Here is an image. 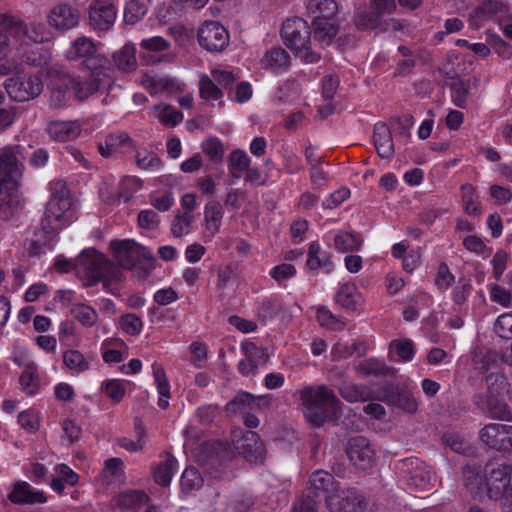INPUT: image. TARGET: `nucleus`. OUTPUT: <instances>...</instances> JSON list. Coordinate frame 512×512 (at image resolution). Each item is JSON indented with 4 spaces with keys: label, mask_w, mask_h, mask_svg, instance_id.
Wrapping results in <instances>:
<instances>
[{
    "label": "nucleus",
    "mask_w": 512,
    "mask_h": 512,
    "mask_svg": "<svg viewBox=\"0 0 512 512\" xmlns=\"http://www.w3.org/2000/svg\"><path fill=\"white\" fill-rule=\"evenodd\" d=\"M309 8L313 12L319 13L317 17H325L328 19H333L338 11V5L335 0H311Z\"/></svg>",
    "instance_id": "338daca9"
},
{
    "label": "nucleus",
    "mask_w": 512,
    "mask_h": 512,
    "mask_svg": "<svg viewBox=\"0 0 512 512\" xmlns=\"http://www.w3.org/2000/svg\"><path fill=\"white\" fill-rule=\"evenodd\" d=\"M298 393L304 416L314 427L322 426L336 414L339 401L326 386H308Z\"/></svg>",
    "instance_id": "7ed1b4c3"
},
{
    "label": "nucleus",
    "mask_w": 512,
    "mask_h": 512,
    "mask_svg": "<svg viewBox=\"0 0 512 512\" xmlns=\"http://www.w3.org/2000/svg\"><path fill=\"white\" fill-rule=\"evenodd\" d=\"M52 196L46 205L41 227L48 233H57L73 221L72 201L64 183H51Z\"/></svg>",
    "instance_id": "39448f33"
},
{
    "label": "nucleus",
    "mask_w": 512,
    "mask_h": 512,
    "mask_svg": "<svg viewBox=\"0 0 512 512\" xmlns=\"http://www.w3.org/2000/svg\"><path fill=\"white\" fill-rule=\"evenodd\" d=\"M499 361L500 355L498 352L488 350L482 354L479 359L475 360L476 369L481 373H487V376L491 375L492 373L494 375H499L496 372Z\"/></svg>",
    "instance_id": "864d4df0"
},
{
    "label": "nucleus",
    "mask_w": 512,
    "mask_h": 512,
    "mask_svg": "<svg viewBox=\"0 0 512 512\" xmlns=\"http://www.w3.org/2000/svg\"><path fill=\"white\" fill-rule=\"evenodd\" d=\"M151 114L166 127H175L183 120V114L167 104H158L153 106Z\"/></svg>",
    "instance_id": "e433bc0d"
},
{
    "label": "nucleus",
    "mask_w": 512,
    "mask_h": 512,
    "mask_svg": "<svg viewBox=\"0 0 512 512\" xmlns=\"http://www.w3.org/2000/svg\"><path fill=\"white\" fill-rule=\"evenodd\" d=\"M502 9V4L496 0H485L470 14V25L479 28L486 21L492 19Z\"/></svg>",
    "instance_id": "7c9ffc66"
},
{
    "label": "nucleus",
    "mask_w": 512,
    "mask_h": 512,
    "mask_svg": "<svg viewBox=\"0 0 512 512\" xmlns=\"http://www.w3.org/2000/svg\"><path fill=\"white\" fill-rule=\"evenodd\" d=\"M241 347L246 358L256 365L257 368L266 364L269 359L266 349L256 346L253 342H245Z\"/></svg>",
    "instance_id": "680f3d73"
},
{
    "label": "nucleus",
    "mask_w": 512,
    "mask_h": 512,
    "mask_svg": "<svg viewBox=\"0 0 512 512\" xmlns=\"http://www.w3.org/2000/svg\"><path fill=\"white\" fill-rule=\"evenodd\" d=\"M25 148L7 145L0 148V219H11L21 208L20 200L10 186H15L24 169Z\"/></svg>",
    "instance_id": "f257e3e1"
},
{
    "label": "nucleus",
    "mask_w": 512,
    "mask_h": 512,
    "mask_svg": "<svg viewBox=\"0 0 512 512\" xmlns=\"http://www.w3.org/2000/svg\"><path fill=\"white\" fill-rule=\"evenodd\" d=\"M231 444L235 452L251 463L262 462L266 455L264 443L254 431L234 428L231 431Z\"/></svg>",
    "instance_id": "9b49d317"
},
{
    "label": "nucleus",
    "mask_w": 512,
    "mask_h": 512,
    "mask_svg": "<svg viewBox=\"0 0 512 512\" xmlns=\"http://www.w3.org/2000/svg\"><path fill=\"white\" fill-rule=\"evenodd\" d=\"M8 498L16 504H35L47 501L43 491L32 488L27 482L15 484L12 491L8 494Z\"/></svg>",
    "instance_id": "a878e982"
},
{
    "label": "nucleus",
    "mask_w": 512,
    "mask_h": 512,
    "mask_svg": "<svg viewBox=\"0 0 512 512\" xmlns=\"http://www.w3.org/2000/svg\"><path fill=\"white\" fill-rule=\"evenodd\" d=\"M306 265L310 270L322 269L326 274H330L334 270L330 254L322 250L317 242H312L309 245Z\"/></svg>",
    "instance_id": "c756f323"
},
{
    "label": "nucleus",
    "mask_w": 512,
    "mask_h": 512,
    "mask_svg": "<svg viewBox=\"0 0 512 512\" xmlns=\"http://www.w3.org/2000/svg\"><path fill=\"white\" fill-rule=\"evenodd\" d=\"M291 58L282 47H273L267 50L261 61V67L272 72L286 71L290 66Z\"/></svg>",
    "instance_id": "bb28decb"
},
{
    "label": "nucleus",
    "mask_w": 512,
    "mask_h": 512,
    "mask_svg": "<svg viewBox=\"0 0 512 512\" xmlns=\"http://www.w3.org/2000/svg\"><path fill=\"white\" fill-rule=\"evenodd\" d=\"M346 453L352 465L359 470H368L375 463V451L365 437H352L348 441Z\"/></svg>",
    "instance_id": "a211bd4d"
},
{
    "label": "nucleus",
    "mask_w": 512,
    "mask_h": 512,
    "mask_svg": "<svg viewBox=\"0 0 512 512\" xmlns=\"http://www.w3.org/2000/svg\"><path fill=\"white\" fill-rule=\"evenodd\" d=\"M486 382L488 384V391L486 396L477 402L478 407L492 419L511 420L512 414L507 404L500 398V394L506 385L505 378L502 375H494L492 373L486 376Z\"/></svg>",
    "instance_id": "0eeeda50"
},
{
    "label": "nucleus",
    "mask_w": 512,
    "mask_h": 512,
    "mask_svg": "<svg viewBox=\"0 0 512 512\" xmlns=\"http://www.w3.org/2000/svg\"><path fill=\"white\" fill-rule=\"evenodd\" d=\"M334 245L338 250L347 252L358 250L362 245V241L349 232H340L334 237Z\"/></svg>",
    "instance_id": "0e129e2a"
},
{
    "label": "nucleus",
    "mask_w": 512,
    "mask_h": 512,
    "mask_svg": "<svg viewBox=\"0 0 512 512\" xmlns=\"http://www.w3.org/2000/svg\"><path fill=\"white\" fill-rule=\"evenodd\" d=\"M313 26L315 38L323 44L331 43L338 33V26L334 19L316 17Z\"/></svg>",
    "instance_id": "f704fd0d"
},
{
    "label": "nucleus",
    "mask_w": 512,
    "mask_h": 512,
    "mask_svg": "<svg viewBox=\"0 0 512 512\" xmlns=\"http://www.w3.org/2000/svg\"><path fill=\"white\" fill-rule=\"evenodd\" d=\"M223 209L219 202L210 201L204 208V227L211 237L215 236L221 227Z\"/></svg>",
    "instance_id": "2f4dec72"
},
{
    "label": "nucleus",
    "mask_w": 512,
    "mask_h": 512,
    "mask_svg": "<svg viewBox=\"0 0 512 512\" xmlns=\"http://www.w3.org/2000/svg\"><path fill=\"white\" fill-rule=\"evenodd\" d=\"M1 26L6 30L14 41H28L41 44L49 41L50 32L44 24L27 25L12 16L4 15L1 19Z\"/></svg>",
    "instance_id": "f8f14e48"
},
{
    "label": "nucleus",
    "mask_w": 512,
    "mask_h": 512,
    "mask_svg": "<svg viewBox=\"0 0 512 512\" xmlns=\"http://www.w3.org/2000/svg\"><path fill=\"white\" fill-rule=\"evenodd\" d=\"M356 371L364 376H388L395 373L394 367L387 366L377 359H368L356 366Z\"/></svg>",
    "instance_id": "58836bf2"
},
{
    "label": "nucleus",
    "mask_w": 512,
    "mask_h": 512,
    "mask_svg": "<svg viewBox=\"0 0 512 512\" xmlns=\"http://www.w3.org/2000/svg\"><path fill=\"white\" fill-rule=\"evenodd\" d=\"M111 248L118 265L132 272L139 281L145 280L154 267L151 250L133 239L112 241Z\"/></svg>",
    "instance_id": "20e7f679"
},
{
    "label": "nucleus",
    "mask_w": 512,
    "mask_h": 512,
    "mask_svg": "<svg viewBox=\"0 0 512 512\" xmlns=\"http://www.w3.org/2000/svg\"><path fill=\"white\" fill-rule=\"evenodd\" d=\"M148 502V496L142 491L124 492L117 498V504L122 509H135Z\"/></svg>",
    "instance_id": "4d7b16f0"
},
{
    "label": "nucleus",
    "mask_w": 512,
    "mask_h": 512,
    "mask_svg": "<svg viewBox=\"0 0 512 512\" xmlns=\"http://www.w3.org/2000/svg\"><path fill=\"white\" fill-rule=\"evenodd\" d=\"M495 333L504 339H512V312L499 315L494 323Z\"/></svg>",
    "instance_id": "774afa93"
},
{
    "label": "nucleus",
    "mask_w": 512,
    "mask_h": 512,
    "mask_svg": "<svg viewBox=\"0 0 512 512\" xmlns=\"http://www.w3.org/2000/svg\"><path fill=\"white\" fill-rule=\"evenodd\" d=\"M463 480L466 488L473 495H479L485 487V474L482 475L480 466L466 464L463 467Z\"/></svg>",
    "instance_id": "473e14b6"
},
{
    "label": "nucleus",
    "mask_w": 512,
    "mask_h": 512,
    "mask_svg": "<svg viewBox=\"0 0 512 512\" xmlns=\"http://www.w3.org/2000/svg\"><path fill=\"white\" fill-rule=\"evenodd\" d=\"M141 83L153 96L160 94H172L179 89L178 84L172 78L152 73H144Z\"/></svg>",
    "instance_id": "393cba45"
},
{
    "label": "nucleus",
    "mask_w": 512,
    "mask_h": 512,
    "mask_svg": "<svg viewBox=\"0 0 512 512\" xmlns=\"http://www.w3.org/2000/svg\"><path fill=\"white\" fill-rule=\"evenodd\" d=\"M97 67H90L89 71L77 77L70 75L71 91L77 100L84 101L99 90L101 79Z\"/></svg>",
    "instance_id": "aec40b11"
},
{
    "label": "nucleus",
    "mask_w": 512,
    "mask_h": 512,
    "mask_svg": "<svg viewBox=\"0 0 512 512\" xmlns=\"http://www.w3.org/2000/svg\"><path fill=\"white\" fill-rule=\"evenodd\" d=\"M75 272L85 286L103 282L108 286L121 279L122 273L116 265L95 249H87L75 259Z\"/></svg>",
    "instance_id": "f03ea898"
},
{
    "label": "nucleus",
    "mask_w": 512,
    "mask_h": 512,
    "mask_svg": "<svg viewBox=\"0 0 512 512\" xmlns=\"http://www.w3.org/2000/svg\"><path fill=\"white\" fill-rule=\"evenodd\" d=\"M309 483L316 491H324L328 494L334 487L340 485L339 483H336L332 474L323 470L313 472L310 476Z\"/></svg>",
    "instance_id": "8fccbe9b"
},
{
    "label": "nucleus",
    "mask_w": 512,
    "mask_h": 512,
    "mask_svg": "<svg viewBox=\"0 0 512 512\" xmlns=\"http://www.w3.org/2000/svg\"><path fill=\"white\" fill-rule=\"evenodd\" d=\"M381 16L382 14L376 10L373 12L358 11L354 17V23L361 30L376 29L381 25Z\"/></svg>",
    "instance_id": "603ef678"
},
{
    "label": "nucleus",
    "mask_w": 512,
    "mask_h": 512,
    "mask_svg": "<svg viewBox=\"0 0 512 512\" xmlns=\"http://www.w3.org/2000/svg\"><path fill=\"white\" fill-rule=\"evenodd\" d=\"M116 17V7L109 0H94L89 5V25L97 33L110 30L115 23Z\"/></svg>",
    "instance_id": "dca6fc26"
},
{
    "label": "nucleus",
    "mask_w": 512,
    "mask_h": 512,
    "mask_svg": "<svg viewBox=\"0 0 512 512\" xmlns=\"http://www.w3.org/2000/svg\"><path fill=\"white\" fill-rule=\"evenodd\" d=\"M316 318L320 326L328 330L342 331L346 326L344 320L338 318L325 306H321L317 309Z\"/></svg>",
    "instance_id": "a18cd8bd"
},
{
    "label": "nucleus",
    "mask_w": 512,
    "mask_h": 512,
    "mask_svg": "<svg viewBox=\"0 0 512 512\" xmlns=\"http://www.w3.org/2000/svg\"><path fill=\"white\" fill-rule=\"evenodd\" d=\"M37 372L38 368L35 363L28 362L25 364L19 382L22 390L28 395H34L38 392L40 380Z\"/></svg>",
    "instance_id": "ea45409f"
},
{
    "label": "nucleus",
    "mask_w": 512,
    "mask_h": 512,
    "mask_svg": "<svg viewBox=\"0 0 512 512\" xmlns=\"http://www.w3.org/2000/svg\"><path fill=\"white\" fill-rule=\"evenodd\" d=\"M390 348L398 361H410L415 354L414 344L410 339L394 340Z\"/></svg>",
    "instance_id": "052dcab7"
},
{
    "label": "nucleus",
    "mask_w": 512,
    "mask_h": 512,
    "mask_svg": "<svg viewBox=\"0 0 512 512\" xmlns=\"http://www.w3.org/2000/svg\"><path fill=\"white\" fill-rule=\"evenodd\" d=\"M373 141L378 155L388 159L394 155V143L389 127L378 122L374 126Z\"/></svg>",
    "instance_id": "cd10ccee"
},
{
    "label": "nucleus",
    "mask_w": 512,
    "mask_h": 512,
    "mask_svg": "<svg viewBox=\"0 0 512 512\" xmlns=\"http://www.w3.org/2000/svg\"><path fill=\"white\" fill-rule=\"evenodd\" d=\"M377 400L410 414L418 410V402L410 391L392 385L383 387L377 395Z\"/></svg>",
    "instance_id": "6ab92c4d"
},
{
    "label": "nucleus",
    "mask_w": 512,
    "mask_h": 512,
    "mask_svg": "<svg viewBox=\"0 0 512 512\" xmlns=\"http://www.w3.org/2000/svg\"><path fill=\"white\" fill-rule=\"evenodd\" d=\"M55 233H48L41 230L34 233L33 237L27 243V251L30 255H39L45 253L50 248L51 241L53 240Z\"/></svg>",
    "instance_id": "c03bdc74"
},
{
    "label": "nucleus",
    "mask_w": 512,
    "mask_h": 512,
    "mask_svg": "<svg viewBox=\"0 0 512 512\" xmlns=\"http://www.w3.org/2000/svg\"><path fill=\"white\" fill-rule=\"evenodd\" d=\"M182 491L190 493L203 485V478L196 468L189 467L184 470L180 480Z\"/></svg>",
    "instance_id": "6e6d98bb"
},
{
    "label": "nucleus",
    "mask_w": 512,
    "mask_h": 512,
    "mask_svg": "<svg viewBox=\"0 0 512 512\" xmlns=\"http://www.w3.org/2000/svg\"><path fill=\"white\" fill-rule=\"evenodd\" d=\"M213 78L202 75L199 81L200 96L205 101H220L223 98L222 90Z\"/></svg>",
    "instance_id": "09e8293b"
},
{
    "label": "nucleus",
    "mask_w": 512,
    "mask_h": 512,
    "mask_svg": "<svg viewBox=\"0 0 512 512\" xmlns=\"http://www.w3.org/2000/svg\"><path fill=\"white\" fill-rule=\"evenodd\" d=\"M111 346H125L123 340L119 338H108L103 341L101 345L102 358L105 363H120L125 359V356L120 350L112 349Z\"/></svg>",
    "instance_id": "49530a36"
},
{
    "label": "nucleus",
    "mask_w": 512,
    "mask_h": 512,
    "mask_svg": "<svg viewBox=\"0 0 512 512\" xmlns=\"http://www.w3.org/2000/svg\"><path fill=\"white\" fill-rule=\"evenodd\" d=\"M136 164L139 168L151 172L159 171L163 165L157 154L147 150H140L136 153Z\"/></svg>",
    "instance_id": "bf43d9fd"
},
{
    "label": "nucleus",
    "mask_w": 512,
    "mask_h": 512,
    "mask_svg": "<svg viewBox=\"0 0 512 512\" xmlns=\"http://www.w3.org/2000/svg\"><path fill=\"white\" fill-rule=\"evenodd\" d=\"M4 88L11 100L27 102L37 98L42 93L44 85L40 76L22 71L7 78Z\"/></svg>",
    "instance_id": "9d476101"
},
{
    "label": "nucleus",
    "mask_w": 512,
    "mask_h": 512,
    "mask_svg": "<svg viewBox=\"0 0 512 512\" xmlns=\"http://www.w3.org/2000/svg\"><path fill=\"white\" fill-rule=\"evenodd\" d=\"M79 21V10L70 4L56 5L48 16L50 26L58 31L73 29L79 24Z\"/></svg>",
    "instance_id": "412c9836"
},
{
    "label": "nucleus",
    "mask_w": 512,
    "mask_h": 512,
    "mask_svg": "<svg viewBox=\"0 0 512 512\" xmlns=\"http://www.w3.org/2000/svg\"><path fill=\"white\" fill-rule=\"evenodd\" d=\"M461 197L464 211L473 216L481 214V204L476 188L471 184H464L461 186Z\"/></svg>",
    "instance_id": "79ce46f5"
},
{
    "label": "nucleus",
    "mask_w": 512,
    "mask_h": 512,
    "mask_svg": "<svg viewBox=\"0 0 512 512\" xmlns=\"http://www.w3.org/2000/svg\"><path fill=\"white\" fill-rule=\"evenodd\" d=\"M70 82V74L65 72H59L52 78L49 96L50 107L58 109L66 104L71 90Z\"/></svg>",
    "instance_id": "b1692460"
},
{
    "label": "nucleus",
    "mask_w": 512,
    "mask_h": 512,
    "mask_svg": "<svg viewBox=\"0 0 512 512\" xmlns=\"http://www.w3.org/2000/svg\"><path fill=\"white\" fill-rule=\"evenodd\" d=\"M340 395L349 402L377 400V396L366 386H357L351 383H344L339 387Z\"/></svg>",
    "instance_id": "4c0bfd02"
},
{
    "label": "nucleus",
    "mask_w": 512,
    "mask_h": 512,
    "mask_svg": "<svg viewBox=\"0 0 512 512\" xmlns=\"http://www.w3.org/2000/svg\"><path fill=\"white\" fill-rule=\"evenodd\" d=\"M281 36L285 45L304 63L320 60V54L311 47L310 27L302 18L287 19L282 25Z\"/></svg>",
    "instance_id": "423d86ee"
},
{
    "label": "nucleus",
    "mask_w": 512,
    "mask_h": 512,
    "mask_svg": "<svg viewBox=\"0 0 512 512\" xmlns=\"http://www.w3.org/2000/svg\"><path fill=\"white\" fill-rule=\"evenodd\" d=\"M490 301L496 303L503 308H510L512 306V292L499 284L489 285Z\"/></svg>",
    "instance_id": "e2e57ef3"
},
{
    "label": "nucleus",
    "mask_w": 512,
    "mask_h": 512,
    "mask_svg": "<svg viewBox=\"0 0 512 512\" xmlns=\"http://www.w3.org/2000/svg\"><path fill=\"white\" fill-rule=\"evenodd\" d=\"M153 376L159 393L158 405L162 409H166L170 399V385L166 377L165 370L162 365L154 363L152 365Z\"/></svg>",
    "instance_id": "c9c22d12"
},
{
    "label": "nucleus",
    "mask_w": 512,
    "mask_h": 512,
    "mask_svg": "<svg viewBox=\"0 0 512 512\" xmlns=\"http://www.w3.org/2000/svg\"><path fill=\"white\" fill-rule=\"evenodd\" d=\"M197 38L199 45L211 53L223 51L230 39L226 28L217 21H205L198 29Z\"/></svg>",
    "instance_id": "4468645a"
},
{
    "label": "nucleus",
    "mask_w": 512,
    "mask_h": 512,
    "mask_svg": "<svg viewBox=\"0 0 512 512\" xmlns=\"http://www.w3.org/2000/svg\"><path fill=\"white\" fill-rule=\"evenodd\" d=\"M442 440L445 445L457 453L467 454L470 451L469 443L458 432H446L443 434Z\"/></svg>",
    "instance_id": "69168bd1"
},
{
    "label": "nucleus",
    "mask_w": 512,
    "mask_h": 512,
    "mask_svg": "<svg viewBox=\"0 0 512 512\" xmlns=\"http://www.w3.org/2000/svg\"><path fill=\"white\" fill-rule=\"evenodd\" d=\"M99 43L95 42L92 38L87 36H79L75 38L69 48L65 52L68 60L83 59L84 63L90 68V63L94 66H103L106 62L105 56L98 54Z\"/></svg>",
    "instance_id": "2eb2a0df"
},
{
    "label": "nucleus",
    "mask_w": 512,
    "mask_h": 512,
    "mask_svg": "<svg viewBox=\"0 0 512 512\" xmlns=\"http://www.w3.org/2000/svg\"><path fill=\"white\" fill-rule=\"evenodd\" d=\"M334 300L343 309L351 312L358 311L365 303V299L356 284L350 282L344 283L339 287Z\"/></svg>",
    "instance_id": "5701e85b"
},
{
    "label": "nucleus",
    "mask_w": 512,
    "mask_h": 512,
    "mask_svg": "<svg viewBox=\"0 0 512 512\" xmlns=\"http://www.w3.org/2000/svg\"><path fill=\"white\" fill-rule=\"evenodd\" d=\"M18 57L31 66L47 65L51 59L50 52L37 43L14 41Z\"/></svg>",
    "instance_id": "4be33fe9"
},
{
    "label": "nucleus",
    "mask_w": 512,
    "mask_h": 512,
    "mask_svg": "<svg viewBox=\"0 0 512 512\" xmlns=\"http://www.w3.org/2000/svg\"><path fill=\"white\" fill-rule=\"evenodd\" d=\"M512 466L506 462H489L485 468V489L490 499L511 498Z\"/></svg>",
    "instance_id": "1a4fd4ad"
},
{
    "label": "nucleus",
    "mask_w": 512,
    "mask_h": 512,
    "mask_svg": "<svg viewBox=\"0 0 512 512\" xmlns=\"http://www.w3.org/2000/svg\"><path fill=\"white\" fill-rule=\"evenodd\" d=\"M64 365L74 373H81L89 368V362L78 350H67L63 354Z\"/></svg>",
    "instance_id": "3c124183"
},
{
    "label": "nucleus",
    "mask_w": 512,
    "mask_h": 512,
    "mask_svg": "<svg viewBox=\"0 0 512 512\" xmlns=\"http://www.w3.org/2000/svg\"><path fill=\"white\" fill-rule=\"evenodd\" d=\"M194 217L189 212L177 214L171 222V233L175 237H182L191 232Z\"/></svg>",
    "instance_id": "13d9d810"
},
{
    "label": "nucleus",
    "mask_w": 512,
    "mask_h": 512,
    "mask_svg": "<svg viewBox=\"0 0 512 512\" xmlns=\"http://www.w3.org/2000/svg\"><path fill=\"white\" fill-rule=\"evenodd\" d=\"M176 468L177 460L173 456L168 455L154 470L156 483L162 486H168Z\"/></svg>",
    "instance_id": "37998d69"
},
{
    "label": "nucleus",
    "mask_w": 512,
    "mask_h": 512,
    "mask_svg": "<svg viewBox=\"0 0 512 512\" xmlns=\"http://www.w3.org/2000/svg\"><path fill=\"white\" fill-rule=\"evenodd\" d=\"M50 137L56 141H71L81 133V126L76 121H52L47 128Z\"/></svg>",
    "instance_id": "c85d7f7f"
},
{
    "label": "nucleus",
    "mask_w": 512,
    "mask_h": 512,
    "mask_svg": "<svg viewBox=\"0 0 512 512\" xmlns=\"http://www.w3.org/2000/svg\"><path fill=\"white\" fill-rule=\"evenodd\" d=\"M71 314L85 327L94 326L98 320L97 311L90 305L84 303L73 305Z\"/></svg>",
    "instance_id": "de8ad7c7"
},
{
    "label": "nucleus",
    "mask_w": 512,
    "mask_h": 512,
    "mask_svg": "<svg viewBox=\"0 0 512 512\" xmlns=\"http://www.w3.org/2000/svg\"><path fill=\"white\" fill-rule=\"evenodd\" d=\"M325 504L329 512H365L368 500L356 487L337 485L327 494Z\"/></svg>",
    "instance_id": "6e6552de"
},
{
    "label": "nucleus",
    "mask_w": 512,
    "mask_h": 512,
    "mask_svg": "<svg viewBox=\"0 0 512 512\" xmlns=\"http://www.w3.org/2000/svg\"><path fill=\"white\" fill-rule=\"evenodd\" d=\"M112 58L115 66L123 72H132L137 68L136 49L131 44L114 52Z\"/></svg>",
    "instance_id": "72a5a7b5"
},
{
    "label": "nucleus",
    "mask_w": 512,
    "mask_h": 512,
    "mask_svg": "<svg viewBox=\"0 0 512 512\" xmlns=\"http://www.w3.org/2000/svg\"><path fill=\"white\" fill-rule=\"evenodd\" d=\"M251 159L243 150H233L228 157L229 174L234 179H239L249 168Z\"/></svg>",
    "instance_id": "a19ab883"
},
{
    "label": "nucleus",
    "mask_w": 512,
    "mask_h": 512,
    "mask_svg": "<svg viewBox=\"0 0 512 512\" xmlns=\"http://www.w3.org/2000/svg\"><path fill=\"white\" fill-rule=\"evenodd\" d=\"M479 439L492 449L512 450V426L500 423L487 424L479 431Z\"/></svg>",
    "instance_id": "f3484780"
},
{
    "label": "nucleus",
    "mask_w": 512,
    "mask_h": 512,
    "mask_svg": "<svg viewBox=\"0 0 512 512\" xmlns=\"http://www.w3.org/2000/svg\"><path fill=\"white\" fill-rule=\"evenodd\" d=\"M147 12V0H129L125 6L124 20L127 24H135Z\"/></svg>",
    "instance_id": "5fc2aeb1"
},
{
    "label": "nucleus",
    "mask_w": 512,
    "mask_h": 512,
    "mask_svg": "<svg viewBox=\"0 0 512 512\" xmlns=\"http://www.w3.org/2000/svg\"><path fill=\"white\" fill-rule=\"evenodd\" d=\"M398 470L409 486L420 490L428 489L434 480L431 467L417 458L400 461Z\"/></svg>",
    "instance_id": "ddd939ff"
}]
</instances>
